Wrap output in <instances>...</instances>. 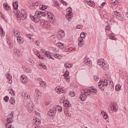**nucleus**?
Returning a JSON list of instances; mask_svg holds the SVG:
<instances>
[{
    "label": "nucleus",
    "instance_id": "11",
    "mask_svg": "<svg viewBox=\"0 0 128 128\" xmlns=\"http://www.w3.org/2000/svg\"><path fill=\"white\" fill-rule=\"evenodd\" d=\"M56 114V108H50L48 111V116H54Z\"/></svg>",
    "mask_w": 128,
    "mask_h": 128
},
{
    "label": "nucleus",
    "instance_id": "55",
    "mask_svg": "<svg viewBox=\"0 0 128 128\" xmlns=\"http://www.w3.org/2000/svg\"><path fill=\"white\" fill-rule=\"evenodd\" d=\"M60 2H62L64 6H68V2L64 1V0H60Z\"/></svg>",
    "mask_w": 128,
    "mask_h": 128
},
{
    "label": "nucleus",
    "instance_id": "4",
    "mask_svg": "<svg viewBox=\"0 0 128 128\" xmlns=\"http://www.w3.org/2000/svg\"><path fill=\"white\" fill-rule=\"evenodd\" d=\"M112 16H113L114 18H116L118 20H124V16L120 12L114 11L112 13Z\"/></svg>",
    "mask_w": 128,
    "mask_h": 128
},
{
    "label": "nucleus",
    "instance_id": "37",
    "mask_svg": "<svg viewBox=\"0 0 128 128\" xmlns=\"http://www.w3.org/2000/svg\"><path fill=\"white\" fill-rule=\"evenodd\" d=\"M0 35L1 36H4V30L2 27L0 26Z\"/></svg>",
    "mask_w": 128,
    "mask_h": 128
},
{
    "label": "nucleus",
    "instance_id": "44",
    "mask_svg": "<svg viewBox=\"0 0 128 128\" xmlns=\"http://www.w3.org/2000/svg\"><path fill=\"white\" fill-rule=\"evenodd\" d=\"M109 110H110L112 112H114V104H110V106L109 108Z\"/></svg>",
    "mask_w": 128,
    "mask_h": 128
},
{
    "label": "nucleus",
    "instance_id": "25",
    "mask_svg": "<svg viewBox=\"0 0 128 128\" xmlns=\"http://www.w3.org/2000/svg\"><path fill=\"white\" fill-rule=\"evenodd\" d=\"M101 114H102L105 120H106V118H108V113H106V112L104 110H102Z\"/></svg>",
    "mask_w": 128,
    "mask_h": 128
},
{
    "label": "nucleus",
    "instance_id": "43",
    "mask_svg": "<svg viewBox=\"0 0 128 128\" xmlns=\"http://www.w3.org/2000/svg\"><path fill=\"white\" fill-rule=\"evenodd\" d=\"M53 3H54V4L56 6H60V4H58V2L57 0H54Z\"/></svg>",
    "mask_w": 128,
    "mask_h": 128
},
{
    "label": "nucleus",
    "instance_id": "27",
    "mask_svg": "<svg viewBox=\"0 0 128 128\" xmlns=\"http://www.w3.org/2000/svg\"><path fill=\"white\" fill-rule=\"evenodd\" d=\"M106 62L104 59L100 58L98 60V64L100 66Z\"/></svg>",
    "mask_w": 128,
    "mask_h": 128
},
{
    "label": "nucleus",
    "instance_id": "17",
    "mask_svg": "<svg viewBox=\"0 0 128 128\" xmlns=\"http://www.w3.org/2000/svg\"><path fill=\"white\" fill-rule=\"evenodd\" d=\"M78 46L80 48H82L84 44V39L82 38L79 37L78 38Z\"/></svg>",
    "mask_w": 128,
    "mask_h": 128
},
{
    "label": "nucleus",
    "instance_id": "56",
    "mask_svg": "<svg viewBox=\"0 0 128 128\" xmlns=\"http://www.w3.org/2000/svg\"><path fill=\"white\" fill-rule=\"evenodd\" d=\"M94 79L96 82H98L100 80V78H98V76H94Z\"/></svg>",
    "mask_w": 128,
    "mask_h": 128
},
{
    "label": "nucleus",
    "instance_id": "3",
    "mask_svg": "<svg viewBox=\"0 0 128 128\" xmlns=\"http://www.w3.org/2000/svg\"><path fill=\"white\" fill-rule=\"evenodd\" d=\"M40 18H42V16H40L38 10H36L35 12L34 16L31 18V20H34V22H40Z\"/></svg>",
    "mask_w": 128,
    "mask_h": 128
},
{
    "label": "nucleus",
    "instance_id": "41",
    "mask_svg": "<svg viewBox=\"0 0 128 128\" xmlns=\"http://www.w3.org/2000/svg\"><path fill=\"white\" fill-rule=\"evenodd\" d=\"M86 2H87L88 4L90 6H92V1L91 0H86Z\"/></svg>",
    "mask_w": 128,
    "mask_h": 128
},
{
    "label": "nucleus",
    "instance_id": "16",
    "mask_svg": "<svg viewBox=\"0 0 128 128\" xmlns=\"http://www.w3.org/2000/svg\"><path fill=\"white\" fill-rule=\"evenodd\" d=\"M14 54L16 56V58H20L22 56V52L18 50V49H15L14 50Z\"/></svg>",
    "mask_w": 128,
    "mask_h": 128
},
{
    "label": "nucleus",
    "instance_id": "21",
    "mask_svg": "<svg viewBox=\"0 0 128 128\" xmlns=\"http://www.w3.org/2000/svg\"><path fill=\"white\" fill-rule=\"evenodd\" d=\"M64 106L66 108H70V101L68 100H64L63 102Z\"/></svg>",
    "mask_w": 128,
    "mask_h": 128
},
{
    "label": "nucleus",
    "instance_id": "62",
    "mask_svg": "<svg viewBox=\"0 0 128 128\" xmlns=\"http://www.w3.org/2000/svg\"><path fill=\"white\" fill-rule=\"evenodd\" d=\"M3 6L6 8L8 6V3H4Z\"/></svg>",
    "mask_w": 128,
    "mask_h": 128
},
{
    "label": "nucleus",
    "instance_id": "46",
    "mask_svg": "<svg viewBox=\"0 0 128 128\" xmlns=\"http://www.w3.org/2000/svg\"><path fill=\"white\" fill-rule=\"evenodd\" d=\"M105 30H106V32H107L110 30V26H107L105 28Z\"/></svg>",
    "mask_w": 128,
    "mask_h": 128
},
{
    "label": "nucleus",
    "instance_id": "51",
    "mask_svg": "<svg viewBox=\"0 0 128 128\" xmlns=\"http://www.w3.org/2000/svg\"><path fill=\"white\" fill-rule=\"evenodd\" d=\"M4 100L6 102H8L9 98L8 96H6L4 97Z\"/></svg>",
    "mask_w": 128,
    "mask_h": 128
},
{
    "label": "nucleus",
    "instance_id": "26",
    "mask_svg": "<svg viewBox=\"0 0 128 128\" xmlns=\"http://www.w3.org/2000/svg\"><path fill=\"white\" fill-rule=\"evenodd\" d=\"M118 104H116V102H114L113 103V112H118Z\"/></svg>",
    "mask_w": 128,
    "mask_h": 128
},
{
    "label": "nucleus",
    "instance_id": "24",
    "mask_svg": "<svg viewBox=\"0 0 128 128\" xmlns=\"http://www.w3.org/2000/svg\"><path fill=\"white\" fill-rule=\"evenodd\" d=\"M58 38H64V32L60 30L58 32Z\"/></svg>",
    "mask_w": 128,
    "mask_h": 128
},
{
    "label": "nucleus",
    "instance_id": "22",
    "mask_svg": "<svg viewBox=\"0 0 128 128\" xmlns=\"http://www.w3.org/2000/svg\"><path fill=\"white\" fill-rule=\"evenodd\" d=\"M53 56L55 58H57L58 60H62V55L54 53L53 54Z\"/></svg>",
    "mask_w": 128,
    "mask_h": 128
},
{
    "label": "nucleus",
    "instance_id": "63",
    "mask_svg": "<svg viewBox=\"0 0 128 128\" xmlns=\"http://www.w3.org/2000/svg\"><path fill=\"white\" fill-rule=\"evenodd\" d=\"M23 70L26 72H28V68L26 67H23Z\"/></svg>",
    "mask_w": 128,
    "mask_h": 128
},
{
    "label": "nucleus",
    "instance_id": "13",
    "mask_svg": "<svg viewBox=\"0 0 128 128\" xmlns=\"http://www.w3.org/2000/svg\"><path fill=\"white\" fill-rule=\"evenodd\" d=\"M64 78L68 82H70V72L66 70L64 73Z\"/></svg>",
    "mask_w": 128,
    "mask_h": 128
},
{
    "label": "nucleus",
    "instance_id": "50",
    "mask_svg": "<svg viewBox=\"0 0 128 128\" xmlns=\"http://www.w3.org/2000/svg\"><path fill=\"white\" fill-rule=\"evenodd\" d=\"M64 114L67 116H70V112L65 111Z\"/></svg>",
    "mask_w": 128,
    "mask_h": 128
},
{
    "label": "nucleus",
    "instance_id": "12",
    "mask_svg": "<svg viewBox=\"0 0 128 128\" xmlns=\"http://www.w3.org/2000/svg\"><path fill=\"white\" fill-rule=\"evenodd\" d=\"M27 108L29 112H32L34 110V104L32 102H30L28 104Z\"/></svg>",
    "mask_w": 128,
    "mask_h": 128
},
{
    "label": "nucleus",
    "instance_id": "32",
    "mask_svg": "<svg viewBox=\"0 0 128 128\" xmlns=\"http://www.w3.org/2000/svg\"><path fill=\"white\" fill-rule=\"evenodd\" d=\"M55 110L56 112V110H58V112H62V108L61 106H57L55 108Z\"/></svg>",
    "mask_w": 128,
    "mask_h": 128
},
{
    "label": "nucleus",
    "instance_id": "47",
    "mask_svg": "<svg viewBox=\"0 0 128 128\" xmlns=\"http://www.w3.org/2000/svg\"><path fill=\"white\" fill-rule=\"evenodd\" d=\"M42 64L40 62H38L37 64V66H38V68H42Z\"/></svg>",
    "mask_w": 128,
    "mask_h": 128
},
{
    "label": "nucleus",
    "instance_id": "57",
    "mask_svg": "<svg viewBox=\"0 0 128 128\" xmlns=\"http://www.w3.org/2000/svg\"><path fill=\"white\" fill-rule=\"evenodd\" d=\"M76 28L78 30H82V25H78L76 26Z\"/></svg>",
    "mask_w": 128,
    "mask_h": 128
},
{
    "label": "nucleus",
    "instance_id": "5",
    "mask_svg": "<svg viewBox=\"0 0 128 128\" xmlns=\"http://www.w3.org/2000/svg\"><path fill=\"white\" fill-rule=\"evenodd\" d=\"M108 82L110 84H111L112 81H110L108 80H104V84L99 83L98 84V88L101 90H104V86H108Z\"/></svg>",
    "mask_w": 128,
    "mask_h": 128
},
{
    "label": "nucleus",
    "instance_id": "14",
    "mask_svg": "<svg viewBox=\"0 0 128 128\" xmlns=\"http://www.w3.org/2000/svg\"><path fill=\"white\" fill-rule=\"evenodd\" d=\"M16 40L17 42H18V44H22L24 42V38L20 36H17Z\"/></svg>",
    "mask_w": 128,
    "mask_h": 128
},
{
    "label": "nucleus",
    "instance_id": "2",
    "mask_svg": "<svg viewBox=\"0 0 128 128\" xmlns=\"http://www.w3.org/2000/svg\"><path fill=\"white\" fill-rule=\"evenodd\" d=\"M19 18H22L23 20H26L28 18V12L26 10L24 9H21L19 12Z\"/></svg>",
    "mask_w": 128,
    "mask_h": 128
},
{
    "label": "nucleus",
    "instance_id": "30",
    "mask_svg": "<svg viewBox=\"0 0 128 128\" xmlns=\"http://www.w3.org/2000/svg\"><path fill=\"white\" fill-rule=\"evenodd\" d=\"M12 34H13L14 36H18L20 34V32L16 30H14L12 31Z\"/></svg>",
    "mask_w": 128,
    "mask_h": 128
},
{
    "label": "nucleus",
    "instance_id": "20",
    "mask_svg": "<svg viewBox=\"0 0 128 128\" xmlns=\"http://www.w3.org/2000/svg\"><path fill=\"white\" fill-rule=\"evenodd\" d=\"M97 92L98 90L92 87L90 88L88 90L89 94H94Z\"/></svg>",
    "mask_w": 128,
    "mask_h": 128
},
{
    "label": "nucleus",
    "instance_id": "53",
    "mask_svg": "<svg viewBox=\"0 0 128 128\" xmlns=\"http://www.w3.org/2000/svg\"><path fill=\"white\" fill-rule=\"evenodd\" d=\"M28 62H30V64H34V60L32 59H29Z\"/></svg>",
    "mask_w": 128,
    "mask_h": 128
},
{
    "label": "nucleus",
    "instance_id": "45",
    "mask_svg": "<svg viewBox=\"0 0 128 128\" xmlns=\"http://www.w3.org/2000/svg\"><path fill=\"white\" fill-rule=\"evenodd\" d=\"M10 94H12V96H16V92H14V91L12 89L10 90Z\"/></svg>",
    "mask_w": 128,
    "mask_h": 128
},
{
    "label": "nucleus",
    "instance_id": "39",
    "mask_svg": "<svg viewBox=\"0 0 128 128\" xmlns=\"http://www.w3.org/2000/svg\"><path fill=\"white\" fill-rule=\"evenodd\" d=\"M10 102L12 104H16V100H14V98L12 97L10 98Z\"/></svg>",
    "mask_w": 128,
    "mask_h": 128
},
{
    "label": "nucleus",
    "instance_id": "19",
    "mask_svg": "<svg viewBox=\"0 0 128 128\" xmlns=\"http://www.w3.org/2000/svg\"><path fill=\"white\" fill-rule=\"evenodd\" d=\"M68 13H67L66 14V18H68V20H71V18H72V14H72V8L69 7L68 8Z\"/></svg>",
    "mask_w": 128,
    "mask_h": 128
},
{
    "label": "nucleus",
    "instance_id": "54",
    "mask_svg": "<svg viewBox=\"0 0 128 128\" xmlns=\"http://www.w3.org/2000/svg\"><path fill=\"white\" fill-rule=\"evenodd\" d=\"M45 104L46 106H49V104H50V102L48 100H46Z\"/></svg>",
    "mask_w": 128,
    "mask_h": 128
},
{
    "label": "nucleus",
    "instance_id": "31",
    "mask_svg": "<svg viewBox=\"0 0 128 128\" xmlns=\"http://www.w3.org/2000/svg\"><path fill=\"white\" fill-rule=\"evenodd\" d=\"M13 6L15 10H18V1H16L12 3Z\"/></svg>",
    "mask_w": 128,
    "mask_h": 128
},
{
    "label": "nucleus",
    "instance_id": "64",
    "mask_svg": "<svg viewBox=\"0 0 128 128\" xmlns=\"http://www.w3.org/2000/svg\"><path fill=\"white\" fill-rule=\"evenodd\" d=\"M50 48H51V50H52V52H56V48H54V47H52Z\"/></svg>",
    "mask_w": 128,
    "mask_h": 128
},
{
    "label": "nucleus",
    "instance_id": "15",
    "mask_svg": "<svg viewBox=\"0 0 128 128\" xmlns=\"http://www.w3.org/2000/svg\"><path fill=\"white\" fill-rule=\"evenodd\" d=\"M38 12L41 18L42 16H48V14H50V12L46 10L42 12L38 10Z\"/></svg>",
    "mask_w": 128,
    "mask_h": 128
},
{
    "label": "nucleus",
    "instance_id": "9",
    "mask_svg": "<svg viewBox=\"0 0 128 128\" xmlns=\"http://www.w3.org/2000/svg\"><path fill=\"white\" fill-rule=\"evenodd\" d=\"M40 24L42 26H43V28H48V24H50V23L46 21V20H41L40 21Z\"/></svg>",
    "mask_w": 128,
    "mask_h": 128
},
{
    "label": "nucleus",
    "instance_id": "7",
    "mask_svg": "<svg viewBox=\"0 0 128 128\" xmlns=\"http://www.w3.org/2000/svg\"><path fill=\"white\" fill-rule=\"evenodd\" d=\"M14 118V112H12L10 114H8L7 118V122L8 124H10L12 122V118Z\"/></svg>",
    "mask_w": 128,
    "mask_h": 128
},
{
    "label": "nucleus",
    "instance_id": "18",
    "mask_svg": "<svg viewBox=\"0 0 128 128\" xmlns=\"http://www.w3.org/2000/svg\"><path fill=\"white\" fill-rule=\"evenodd\" d=\"M100 68H102L104 70H108V69L110 68V65L108 63L106 62V61L104 62L103 64L100 66Z\"/></svg>",
    "mask_w": 128,
    "mask_h": 128
},
{
    "label": "nucleus",
    "instance_id": "33",
    "mask_svg": "<svg viewBox=\"0 0 128 128\" xmlns=\"http://www.w3.org/2000/svg\"><path fill=\"white\" fill-rule=\"evenodd\" d=\"M109 37L110 40H116V36H114V33H111L109 34Z\"/></svg>",
    "mask_w": 128,
    "mask_h": 128
},
{
    "label": "nucleus",
    "instance_id": "52",
    "mask_svg": "<svg viewBox=\"0 0 128 128\" xmlns=\"http://www.w3.org/2000/svg\"><path fill=\"white\" fill-rule=\"evenodd\" d=\"M26 98H25L26 100H30V96L28 95L27 93H26Z\"/></svg>",
    "mask_w": 128,
    "mask_h": 128
},
{
    "label": "nucleus",
    "instance_id": "36",
    "mask_svg": "<svg viewBox=\"0 0 128 128\" xmlns=\"http://www.w3.org/2000/svg\"><path fill=\"white\" fill-rule=\"evenodd\" d=\"M56 46H58V48H62L64 47V43L62 42H58L56 44Z\"/></svg>",
    "mask_w": 128,
    "mask_h": 128
},
{
    "label": "nucleus",
    "instance_id": "61",
    "mask_svg": "<svg viewBox=\"0 0 128 128\" xmlns=\"http://www.w3.org/2000/svg\"><path fill=\"white\" fill-rule=\"evenodd\" d=\"M6 10H10V6H8L6 8H5Z\"/></svg>",
    "mask_w": 128,
    "mask_h": 128
},
{
    "label": "nucleus",
    "instance_id": "23",
    "mask_svg": "<svg viewBox=\"0 0 128 128\" xmlns=\"http://www.w3.org/2000/svg\"><path fill=\"white\" fill-rule=\"evenodd\" d=\"M40 90L38 89V88H36L35 89V92L36 94V96L38 98H38H40Z\"/></svg>",
    "mask_w": 128,
    "mask_h": 128
},
{
    "label": "nucleus",
    "instance_id": "42",
    "mask_svg": "<svg viewBox=\"0 0 128 128\" xmlns=\"http://www.w3.org/2000/svg\"><path fill=\"white\" fill-rule=\"evenodd\" d=\"M70 96H71L72 98L76 96V93L74 92L71 91L69 93Z\"/></svg>",
    "mask_w": 128,
    "mask_h": 128
},
{
    "label": "nucleus",
    "instance_id": "48",
    "mask_svg": "<svg viewBox=\"0 0 128 128\" xmlns=\"http://www.w3.org/2000/svg\"><path fill=\"white\" fill-rule=\"evenodd\" d=\"M6 78L7 80H8L10 78H12V76L10 75V73H7Z\"/></svg>",
    "mask_w": 128,
    "mask_h": 128
},
{
    "label": "nucleus",
    "instance_id": "58",
    "mask_svg": "<svg viewBox=\"0 0 128 128\" xmlns=\"http://www.w3.org/2000/svg\"><path fill=\"white\" fill-rule=\"evenodd\" d=\"M8 80V84H12V78H9Z\"/></svg>",
    "mask_w": 128,
    "mask_h": 128
},
{
    "label": "nucleus",
    "instance_id": "35",
    "mask_svg": "<svg viewBox=\"0 0 128 128\" xmlns=\"http://www.w3.org/2000/svg\"><path fill=\"white\" fill-rule=\"evenodd\" d=\"M40 86H42L44 88H46V83L44 82V81L40 82Z\"/></svg>",
    "mask_w": 128,
    "mask_h": 128
},
{
    "label": "nucleus",
    "instance_id": "6",
    "mask_svg": "<svg viewBox=\"0 0 128 128\" xmlns=\"http://www.w3.org/2000/svg\"><path fill=\"white\" fill-rule=\"evenodd\" d=\"M84 63L86 66H92V61L88 56H86L84 58Z\"/></svg>",
    "mask_w": 128,
    "mask_h": 128
},
{
    "label": "nucleus",
    "instance_id": "49",
    "mask_svg": "<svg viewBox=\"0 0 128 128\" xmlns=\"http://www.w3.org/2000/svg\"><path fill=\"white\" fill-rule=\"evenodd\" d=\"M111 2L113 4H118V2L116 0H110Z\"/></svg>",
    "mask_w": 128,
    "mask_h": 128
},
{
    "label": "nucleus",
    "instance_id": "59",
    "mask_svg": "<svg viewBox=\"0 0 128 128\" xmlns=\"http://www.w3.org/2000/svg\"><path fill=\"white\" fill-rule=\"evenodd\" d=\"M35 44H36V46H40V41L36 40L35 42Z\"/></svg>",
    "mask_w": 128,
    "mask_h": 128
},
{
    "label": "nucleus",
    "instance_id": "10",
    "mask_svg": "<svg viewBox=\"0 0 128 128\" xmlns=\"http://www.w3.org/2000/svg\"><path fill=\"white\" fill-rule=\"evenodd\" d=\"M48 20H52V23H54V22H56V20H54V14H52V12H49V14L48 15Z\"/></svg>",
    "mask_w": 128,
    "mask_h": 128
},
{
    "label": "nucleus",
    "instance_id": "28",
    "mask_svg": "<svg viewBox=\"0 0 128 128\" xmlns=\"http://www.w3.org/2000/svg\"><path fill=\"white\" fill-rule=\"evenodd\" d=\"M44 54L46 56H47V58H48L49 59L50 58L51 60H54V58L52 57V55L50 54H48V52H44Z\"/></svg>",
    "mask_w": 128,
    "mask_h": 128
},
{
    "label": "nucleus",
    "instance_id": "38",
    "mask_svg": "<svg viewBox=\"0 0 128 128\" xmlns=\"http://www.w3.org/2000/svg\"><path fill=\"white\" fill-rule=\"evenodd\" d=\"M116 92H118V90H120V88H122V86H120V84H117L116 86Z\"/></svg>",
    "mask_w": 128,
    "mask_h": 128
},
{
    "label": "nucleus",
    "instance_id": "40",
    "mask_svg": "<svg viewBox=\"0 0 128 128\" xmlns=\"http://www.w3.org/2000/svg\"><path fill=\"white\" fill-rule=\"evenodd\" d=\"M86 34H84V32H82L80 34V38H86Z\"/></svg>",
    "mask_w": 128,
    "mask_h": 128
},
{
    "label": "nucleus",
    "instance_id": "34",
    "mask_svg": "<svg viewBox=\"0 0 128 128\" xmlns=\"http://www.w3.org/2000/svg\"><path fill=\"white\" fill-rule=\"evenodd\" d=\"M64 66L66 68H70L72 66V64L70 63L66 62L64 64Z\"/></svg>",
    "mask_w": 128,
    "mask_h": 128
},
{
    "label": "nucleus",
    "instance_id": "60",
    "mask_svg": "<svg viewBox=\"0 0 128 128\" xmlns=\"http://www.w3.org/2000/svg\"><path fill=\"white\" fill-rule=\"evenodd\" d=\"M41 8L42 10H46V6L42 5V6Z\"/></svg>",
    "mask_w": 128,
    "mask_h": 128
},
{
    "label": "nucleus",
    "instance_id": "8",
    "mask_svg": "<svg viewBox=\"0 0 128 128\" xmlns=\"http://www.w3.org/2000/svg\"><path fill=\"white\" fill-rule=\"evenodd\" d=\"M20 82L24 84H26L28 82V78L26 75H22L20 78Z\"/></svg>",
    "mask_w": 128,
    "mask_h": 128
},
{
    "label": "nucleus",
    "instance_id": "1",
    "mask_svg": "<svg viewBox=\"0 0 128 128\" xmlns=\"http://www.w3.org/2000/svg\"><path fill=\"white\" fill-rule=\"evenodd\" d=\"M88 96H90L88 90L85 89L81 92V94L78 98H77V100H78V102H80V100L81 102H85Z\"/></svg>",
    "mask_w": 128,
    "mask_h": 128
},
{
    "label": "nucleus",
    "instance_id": "29",
    "mask_svg": "<svg viewBox=\"0 0 128 128\" xmlns=\"http://www.w3.org/2000/svg\"><path fill=\"white\" fill-rule=\"evenodd\" d=\"M64 91V89L60 87H56V92H58V94H62V93Z\"/></svg>",
    "mask_w": 128,
    "mask_h": 128
}]
</instances>
